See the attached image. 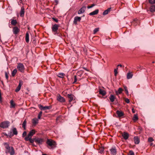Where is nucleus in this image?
Wrapping results in <instances>:
<instances>
[{
	"label": "nucleus",
	"mask_w": 155,
	"mask_h": 155,
	"mask_svg": "<svg viewBox=\"0 0 155 155\" xmlns=\"http://www.w3.org/2000/svg\"><path fill=\"white\" fill-rule=\"evenodd\" d=\"M48 147L50 149H53L56 147V143L55 141L52 140L48 139L46 142Z\"/></svg>",
	"instance_id": "nucleus-1"
},
{
	"label": "nucleus",
	"mask_w": 155,
	"mask_h": 155,
	"mask_svg": "<svg viewBox=\"0 0 155 155\" xmlns=\"http://www.w3.org/2000/svg\"><path fill=\"white\" fill-rule=\"evenodd\" d=\"M10 125V122L8 121H4L1 123V127L3 128H8Z\"/></svg>",
	"instance_id": "nucleus-2"
},
{
	"label": "nucleus",
	"mask_w": 155,
	"mask_h": 155,
	"mask_svg": "<svg viewBox=\"0 0 155 155\" xmlns=\"http://www.w3.org/2000/svg\"><path fill=\"white\" fill-rule=\"evenodd\" d=\"M17 68L18 70L21 72H23L25 69L24 66L21 63L18 64Z\"/></svg>",
	"instance_id": "nucleus-3"
},
{
	"label": "nucleus",
	"mask_w": 155,
	"mask_h": 155,
	"mask_svg": "<svg viewBox=\"0 0 155 155\" xmlns=\"http://www.w3.org/2000/svg\"><path fill=\"white\" fill-rule=\"evenodd\" d=\"M38 107L41 110H45L51 109L52 107L51 106H43L41 104L38 105Z\"/></svg>",
	"instance_id": "nucleus-4"
},
{
	"label": "nucleus",
	"mask_w": 155,
	"mask_h": 155,
	"mask_svg": "<svg viewBox=\"0 0 155 155\" xmlns=\"http://www.w3.org/2000/svg\"><path fill=\"white\" fill-rule=\"evenodd\" d=\"M34 140L36 143L39 145L42 144L44 141V139H43L38 137L34 138Z\"/></svg>",
	"instance_id": "nucleus-5"
},
{
	"label": "nucleus",
	"mask_w": 155,
	"mask_h": 155,
	"mask_svg": "<svg viewBox=\"0 0 155 155\" xmlns=\"http://www.w3.org/2000/svg\"><path fill=\"white\" fill-rule=\"evenodd\" d=\"M9 153L11 155H14L15 153V150L13 147H10L6 151V153Z\"/></svg>",
	"instance_id": "nucleus-6"
},
{
	"label": "nucleus",
	"mask_w": 155,
	"mask_h": 155,
	"mask_svg": "<svg viewBox=\"0 0 155 155\" xmlns=\"http://www.w3.org/2000/svg\"><path fill=\"white\" fill-rule=\"evenodd\" d=\"M57 99L58 101L61 102L63 103L65 101L64 98L61 96L60 94L58 95Z\"/></svg>",
	"instance_id": "nucleus-7"
},
{
	"label": "nucleus",
	"mask_w": 155,
	"mask_h": 155,
	"mask_svg": "<svg viewBox=\"0 0 155 155\" xmlns=\"http://www.w3.org/2000/svg\"><path fill=\"white\" fill-rule=\"evenodd\" d=\"M116 113L117 115V117L118 118L122 117H124V114L121 111L117 110L116 111Z\"/></svg>",
	"instance_id": "nucleus-8"
},
{
	"label": "nucleus",
	"mask_w": 155,
	"mask_h": 155,
	"mask_svg": "<svg viewBox=\"0 0 155 155\" xmlns=\"http://www.w3.org/2000/svg\"><path fill=\"white\" fill-rule=\"evenodd\" d=\"M59 27V25L56 24L54 25L52 28V31L54 32H57Z\"/></svg>",
	"instance_id": "nucleus-9"
},
{
	"label": "nucleus",
	"mask_w": 155,
	"mask_h": 155,
	"mask_svg": "<svg viewBox=\"0 0 155 155\" xmlns=\"http://www.w3.org/2000/svg\"><path fill=\"white\" fill-rule=\"evenodd\" d=\"M13 32L15 35L17 34L19 31V29L17 26L14 27L13 28Z\"/></svg>",
	"instance_id": "nucleus-10"
},
{
	"label": "nucleus",
	"mask_w": 155,
	"mask_h": 155,
	"mask_svg": "<svg viewBox=\"0 0 155 155\" xmlns=\"http://www.w3.org/2000/svg\"><path fill=\"white\" fill-rule=\"evenodd\" d=\"M23 84V82L22 81H20L19 83L18 86L17 87L15 90L16 92H18L20 90L21 87Z\"/></svg>",
	"instance_id": "nucleus-11"
},
{
	"label": "nucleus",
	"mask_w": 155,
	"mask_h": 155,
	"mask_svg": "<svg viewBox=\"0 0 155 155\" xmlns=\"http://www.w3.org/2000/svg\"><path fill=\"white\" fill-rule=\"evenodd\" d=\"M81 20V18L78 16H76L74 18V23L75 25H77V21H80Z\"/></svg>",
	"instance_id": "nucleus-12"
},
{
	"label": "nucleus",
	"mask_w": 155,
	"mask_h": 155,
	"mask_svg": "<svg viewBox=\"0 0 155 155\" xmlns=\"http://www.w3.org/2000/svg\"><path fill=\"white\" fill-rule=\"evenodd\" d=\"M123 138L125 140H127L129 137V134L126 132H124L122 135Z\"/></svg>",
	"instance_id": "nucleus-13"
},
{
	"label": "nucleus",
	"mask_w": 155,
	"mask_h": 155,
	"mask_svg": "<svg viewBox=\"0 0 155 155\" xmlns=\"http://www.w3.org/2000/svg\"><path fill=\"white\" fill-rule=\"evenodd\" d=\"M25 140L26 141H29L31 143H33L35 141L34 138L33 139L31 138V137H25Z\"/></svg>",
	"instance_id": "nucleus-14"
},
{
	"label": "nucleus",
	"mask_w": 155,
	"mask_h": 155,
	"mask_svg": "<svg viewBox=\"0 0 155 155\" xmlns=\"http://www.w3.org/2000/svg\"><path fill=\"white\" fill-rule=\"evenodd\" d=\"M35 131L34 130H32L30 131L28 136L26 137H32L35 134Z\"/></svg>",
	"instance_id": "nucleus-15"
},
{
	"label": "nucleus",
	"mask_w": 155,
	"mask_h": 155,
	"mask_svg": "<svg viewBox=\"0 0 155 155\" xmlns=\"http://www.w3.org/2000/svg\"><path fill=\"white\" fill-rule=\"evenodd\" d=\"M134 140L135 144H138L139 143L140 139L138 136H135L134 138Z\"/></svg>",
	"instance_id": "nucleus-16"
},
{
	"label": "nucleus",
	"mask_w": 155,
	"mask_h": 155,
	"mask_svg": "<svg viewBox=\"0 0 155 155\" xmlns=\"http://www.w3.org/2000/svg\"><path fill=\"white\" fill-rule=\"evenodd\" d=\"M86 6L83 7L78 11V14H80L82 13H83L86 10Z\"/></svg>",
	"instance_id": "nucleus-17"
},
{
	"label": "nucleus",
	"mask_w": 155,
	"mask_h": 155,
	"mask_svg": "<svg viewBox=\"0 0 155 155\" xmlns=\"http://www.w3.org/2000/svg\"><path fill=\"white\" fill-rule=\"evenodd\" d=\"M13 134L11 135V133H10L11 134L9 135L11 137L13 136L14 135H16L18 134V132L16 128H13L12 130Z\"/></svg>",
	"instance_id": "nucleus-18"
},
{
	"label": "nucleus",
	"mask_w": 155,
	"mask_h": 155,
	"mask_svg": "<svg viewBox=\"0 0 155 155\" xmlns=\"http://www.w3.org/2000/svg\"><path fill=\"white\" fill-rule=\"evenodd\" d=\"M111 153L113 155H115L117 153L116 149L115 147H113L110 150Z\"/></svg>",
	"instance_id": "nucleus-19"
},
{
	"label": "nucleus",
	"mask_w": 155,
	"mask_h": 155,
	"mask_svg": "<svg viewBox=\"0 0 155 155\" xmlns=\"http://www.w3.org/2000/svg\"><path fill=\"white\" fill-rule=\"evenodd\" d=\"M67 97L69 99V101L70 103L74 99V95L72 94H68Z\"/></svg>",
	"instance_id": "nucleus-20"
},
{
	"label": "nucleus",
	"mask_w": 155,
	"mask_h": 155,
	"mask_svg": "<svg viewBox=\"0 0 155 155\" xmlns=\"http://www.w3.org/2000/svg\"><path fill=\"white\" fill-rule=\"evenodd\" d=\"M123 91V89L121 88H119L117 91H115V93L117 95H118L119 94H121Z\"/></svg>",
	"instance_id": "nucleus-21"
},
{
	"label": "nucleus",
	"mask_w": 155,
	"mask_h": 155,
	"mask_svg": "<svg viewBox=\"0 0 155 155\" xmlns=\"http://www.w3.org/2000/svg\"><path fill=\"white\" fill-rule=\"evenodd\" d=\"M99 12L98 9H96L89 14L90 15H93L97 14Z\"/></svg>",
	"instance_id": "nucleus-22"
},
{
	"label": "nucleus",
	"mask_w": 155,
	"mask_h": 155,
	"mask_svg": "<svg viewBox=\"0 0 155 155\" xmlns=\"http://www.w3.org/2000/svg\"><path fill=\"white\" fill-rule=\"evenodd\" d=\"M25 13L24 8L23 7H22L21 8V10L20 12V15L21 17H23Z\"/></svg>",
	"instance_id": "nucleus-23"
},
{
	"label": "nucleus",
	"mask_w": 155,
	"mask_h": 155,
	"mask_svg": "<svg viewBox=\"0 0 155 155\" xmlns=\"http://www.w3.org/2000/svg\"><path fill=\"white\" fill-rule=\"evenodd\" d=\"M99 93L100 94L102 95L103 96H104L106 94V92L104 90L101 89H100L99 90Z\"/></svg>",
	"instance_id": "nucleus-24"
},
{
	"label": "nucleus",
	"mask_w": 155,
	"mask_h": 155,
	"mask_svg": "<svg viewBox=\"0 0 155 155\" xmlns=\"http://www.w3.org/2000/svg\"><path fill=\"white\" fill-rule=\"evenodd\" d=\"M38 120L36 118H33L32 120V123L33 125H35L38 123Z\"/></svg>",
	"instance_id": "nucleus-25"
},
{
	"label": "nucleus",
	"mask_w": 155,
	"mask_h": 155,
	"mask_svg": "<svg viewBox=\"0 0 155 155\" xmlns=\"http://www.w3.org/2000/svg\"><path fill=\"white\" fill-rule=\"evenodd\" d=\"M109 98V99H110V101L113 102L114 101L115 98L114 95L112 94H111Z\"/></svg>",
	"instance_id": "nucleus-26"
},
{
	"label": "nucleus",
	"mask_w": 155,
	"mask_h": 155,
	"mask_svg": "<svg viewBox=\"0 0 155 155\" xmlns=\"http://www.w3.org/2000/svg\"><path fill=\"white\" fill-rule=\"evenodd\" d=\"M150 11L152 12L155 11V6L152 5L150 7Z\"/></svg>",
	"instance_id": "nucleus-27"
},
{
	"label": "nucleus",
	"mask_w": 155,
	"mask_h": 155,
	"mask_svg": "<svg viewBox=\"0 0 155 155\" xmlns=\"http://www.w3.org/2000/svg\"><path fill=\"white\" fill-rule=\"evenodd\" d=\"M133 74L129 72L127 73V78L130 79L132 78Z\"/></svg>",
	"instance_id": "nucleus-28"
},
{
	"label": "nucleus",
	"mask_w": 155,
	"mask_h": 155,
	"mask_svg": "<svg viewBox=\"0 0 155 155\" xmlns=\"http://www.w3.org/2000/svg\"><path fill=\"white\" fill-rule=\"evenodd\" d=\"M25 41L27 43H28L29 41V35L28 32L26 34Z\"/></svg>",
	"instance_id": "nucleus-29"
},
{
	"label": "nucleus",
	"mask_w": 155,
	"mask_h": 155,
	"mask_svg": "<svg viewBox=\"0 0 155 155\" xmlns=\"http://www.w3.org/2000/svg\"><path fill=\"white\" fill-rule=\"evenodd\" d=\"M58 76L60 78H63L65 76V74L63 73H60L58 74Z\"/></svg>",
	"instance_id": "nucleus-30"
},
{
	"label": "nucleus",
	"mask_w": 155,
	"mask_h": 155,
	"mask_svg": "<svg viewBox=\"0 0 155 155\" xmlns=\"http://www.w3.org/2000/svg\"><path fill=\"white\" fill-rule=\"evenodd\" d=\"M10 104L11 108L14 107L15 106V104L12 100H11L10 101Z\"/></svg>",
	"instance_id": "nucleus-31"
},
{
	"label": "nucleus",
	"mask_w": 155,
	"mask_h": 155,
	"mask_svg": "<svg viewBox=\"0 0 155 155\" xmlns=\"http://www.w3.org/2000/svg\"><path fill=\"white\" fill-rule=\"evenodd\" d=\"M11 23L12 25H15L17 23V21L16 20H12Z\"/></svg>",
	"instance_id": "nucleus-32"
},
{
	"label": "nucleus",
	"mask_w": 155,
	"mask_h": 155,
	"mask_svg": "<svg viewBox=\"0 0 155 155\" xmlns=\"http://www.w3.org/2000/svg\"><path fill=\"white\" fill-rule=\"evenodd\" d=\"M3 145L4 146V147H5V149H8V148H9V145L8 143H3Z\"/></svg>",
	"instance_id": "nucleus-33"
},
{
	"label": "nucleus",
	"mask_w": 155,
	"mask_h": 155,
	"mask_svg": "<svg viewBox=\"0 0 155 155\" xmlns=\"http://www.w3.org/2000/svg\"><path fill=\"white\" fill-rule=\"evenodd\" d=\"M17 72V70L15 69L13 70L12 73V76H14Z\"/></svg>",
	"instance_id": "nucleus-34"
},
{
	"label": "nucleus",
	"mask_w": 155,
	"mask_h": 155,
	"mask_svg": "<svg viewBox=\"0 0 155 155\" xmlns=\"http://www.w3.org/2000/svg\"><path fill=\"white\" fill-rule=\"evenodd\" d=\"M138 119V118L137 116L136 115L134 114L133 117V120L134 121H136Z\"/></svg>",
	"instance_id": "nucleus-35"
},
{
	"label": "nucleus",
	"mask_w": 155,
	"mask_h": 155,
	"mask_svg": "<svg viewBox=\"0 0 155 155\" xmlns=\"http://www.w3.org/2000/svg\"><path fill=\"white\" fill-rule=\"evenodd\" d=\"M26 120H25L24 121V122L22 124V127L25 130V129H26L25 127H26Z\"/></svg>",
	"instance_id": "nucleus-36"
},
{
	"label": "nucleus",
	"mask_w": 155,
	"mask_h": 155,
	"mask_svg": "<svg viewBox=\"0 0 155 155\" xmlns=\"http://www.w3.org/2000/svg\"><path fill=\"white\" fill-rule=\"evenodd\" d=\"M138 20L137 18H135L134 19V21H133V23H134V25H136L138 24Z\"/></svg>",
	"instance_id": "nucleus-37"
},
{
	"label": "nucleus",
	"mask_w": 155,
	"mask_h": 155,
	"mask_svg": "<svg viewBox=\"0 0 155 155\" xmlns=\"http://www.w3.org/2000/svg\"><path fill=\"white\" fill-rule=\"evenodd\" d=\"M99 30V28H95L93 31V33L94 34H95L97 32H98Z\"/></svg>",
	"instance_id": "nucleus-38"
},
{
	"label": "nucleus",
	"mask_w": 155,
	"mask_h": 155,
	"mask_svg": "<svg viewBox=\"0 0 155 155\" xmlns=\"http://www.w3.org/2000/svg\"><path fill=\"white\" fill-rule=\"evenodd\" d=\"M124 88L126 91V93L127 94H128V91L127 87L126 86H124Z\"/></svg>",
	"instance_id": "nucleus-39"
},
{
	"label": "nucleus",
	"mask_w": 155,
	"mask_h": 155,
	"mask_svg": "<svg viewBox=\"0 0 155 155\" xmlns=\"http://www.w3.org/2000/svg\"><path fill=\"white\" fill-rule=\"evenodd\" d=\"M42 111H40L39 113V114L38 115V118L39 119H41V116L42 115Z\"/></svg>",
	"instance_id": "nucleus-40"
},
{
	"label": "nucleus",
	"mask_w": 155,
	"mask_h": 155,
	"mask_svg": "<svg viewBox=\"0 0 155 155\" xmlns=\"http://www.w3.org/2000/svg\"><path fill=\"white\" fill-rule=\"evenodd\" d=\"M149 2L151 4H154L155 3V0H148Z\"/></svg>",
	"instance_id": "nucleus-41"
},
{
	"label": "nucleus",
	"mask_w": 155,
	"mask_h": 155,
	"mask_svg": "<svg viewBox=\"0 0 155 155\" xmlns=\"http://www.w3.org/2000/svg\"><path fill=\"white\" fill-rule=\"evenodd\" d=\"M117 69H118V68H117L116 69H115L114 70V75L115 76H116L117 75V74L118 73Z\"/></svg>",
	"instance_id": "nucleus-42"
},
{
	"label": "nucleus",
	"mask_w": 155,
	"mask_h": 155,
	"mask_svg": "<svg viewBox=\"0 0 155 155\" xmlns=\"http://www.w3.org/2000/svg\"><path fill=\"white\" fill-rule=\"evenodd\" d=\"M95 4H92L91 6H87V8L88 9H89L90 8H91L93 7L94 6H95Z\"/></svg>",
	"instance_id": "nucleus-43"
},
{
	"label": "nucleus",
	"mask_w": 155,
	"mask_h": 155,
	"mask_svg": "<svg viewBox=\"0 0 155 155\" xmlns=\"http://www.w3.org/2000/svg\"><path fill=\"white\" fill-rule=\"evenodd\" d=\"M8 72L6 71L5 72V77L7 79H8Z\"/></svg>",
	"instance_id": "nucleus-44"
},
{
	"label": "nucleus",
	"mask_w": 155,
	"mask_h": 155,
	"mask_svg": "<svg viewBox=\"0 0 155 155\" xmlns=\"http://www.w3.org/2000/svg\"><path fill=\"white\" fill-rule=\"evenodd\" d=\"M128 155H134V152L132 150L130 151Z\"/></svg>",
	"instance_id": "nucleus-45"
},
{
	"label": "nucleus",
	"mask_w": 155,
	"mask_h": 155,
	"mask_svg": "<svg viewBox=\"0 0 155 155\" xmlns=\"http://www.w3.org/2000/svg\"><path fill=\"white\" fill-rule=\"evenodd\" d=\"M108 11L106 10L103 12V15H105L108 14Z\"/></svg>",
	"instance_id": "nucleus-46"
},
{
	"label": "nucleus",
	"mask_w": 155,
	"mask_h": 155,
	"mask_svg": "<svg viewBox=\"0 0 155 155\" xmlns=\"http://www.w3.org/2000/svg\"><path fill=\"white\" fill-rule=\"evenodd\" d=\"M153 140H154L153 139L152 137H149L148 138V141L149 142H152Z\"/></svg>",
	"instance_id": "nucleus-47"
},
{
	"label": "nucleus",
	"mask_w": 155,
	"mask_h": 155,
	"mask_svg": "<svg viewBox=\"0 0 155 155\" xmlns=\"http://www.w3.org/2000/svg\"><path fill=\"white\" fill-rule=\"evenodd\" d=\"M104 151V149L103 148H101L100 149V150L99 151V152L101 153H102Z\"/></svg>",
	"instance_id": "nucleus-48"
},
{
	"label": "nucleus",
	"mask_w": 155,
	"mask_h": 155,
	"mask_svg": "<svg viewBox=\"0 0 155 155\" xmlns=\"http://www.w3.org/2000/svg\"><path fill=\"white\" fill-rule=\"evenodd\" d=\"M27 135V133L26 131H24L22 134V137H24Z\"/></svg>",
	"instance_id": "nucleus-49"
},
{
	"label": "nucleus",
	"mask_w": 155,
	"mask_h": 155,
	"mask_svg": "<svg viewBox=\"0 0 155 155\" xmlns=\"http://www.w3.org/2000/svg\"><path fill=\"white\" fill-rule=\"evenodd\" d=\"M125 101L127 103H129L130 102V100L128 98H126Z\"/></svg>",
	"instance_id": "nucleus-50"
},
{
	"label": "nucleus",
	"mask_w": 155,
	"mask_h": 155,
	"mask_svg": "<svg viewBox=\"0 0 155 155\" xmlns=\"http://www.w3.org/2000/svg\"><path fill=\"white\" fill-rule=\"evenodd\" d=\"M77 81V77L76 75L74 76V81L73 83L76 82Z\"/></svg>",
	"instance_id": "nucleus-51"
},
{
	"label": "nucleus",
	"mask_w": 155,
	"mask_h": 155,
	"mask_svg": "<svg viewBox=\"0 0 155 155\" xmlns=\"http://www.w3.org/2000/svg\"><path fill=\"white\" fill-rule=\"evenodd\" d=\"M52 19H53L54 21H55L56 22H58V20L57 19V18H52Z\"/></svg>",
	"instance_id": "nucleus-52"
},
{
	"label": "nucleus",
	"mask_w": 155,
	"mask_h": 155,
	"mask_svg": "<svg viewBox=\"0 0 155 155\" xmlns=\"http://www.w3.org/2000/svg\"><path fill=\"white\" fill-rule=\"evenodd\" d=\"M55 2L56 3V5H57L58 3V0H55Z\"/></svg>",
	"instance_id": "nucleus-53"
},
{
	"label": "nucleus",
	"mask_w": 155,
	"mask_h": 155,
	"mask_svg": "<svg viewBox=\"0 0 155 155\" xmlns=\"http://www.w3.org/2000/svg\"><path fill=\"white\" fill-rule=\"evenodd\" d=\"M111 9V8H108L107 9V11H108V12H110V11Z\"/></svg>",
	"instance_id": "nucleus-54"
},
{
	"label": "nucleus",
	"mask_w": 155,
	"mask_h": 155,
	"mask_svg": "<svg viewBox=\"0 0 155 155\" xmlns=\"http://www.w3.org/2000/svg\"><path fill=\"white\" fill-rule=\"evenodd\" d=\"M117 67H119V66H120V67H122V65L120 64H118L117 65Z\"/></svg>",
	"instance_id": "nucleus-55"
},
{
	"label": "nucleus",
	"mask_w": 155,
	"mask_h": 155,
	"mask_svg": "<svg viewBox=\"0 0 155 155\" xmlns=\"http://www.w3.org/2000/svg\"><path fill=\"white\" fill-rule=\"evenodd\" d=\"M5 134L6 136H7V134Z\"/></svg>",
	"instance_id": "nucleus-56"
},
{
	"label": "nucleus",
	"mask_w": 155,
	"mask_h": 155,
	"mask_svg": "<svg viewBox=\"0 0 155 155\" xmlns=\"http://www.w3.org/2000/svg\"><path fill=\"white\" fill-rule=\"evenodd\" d=\"M42 155H47L46 154H43Z\"/></svg>",
	"instance_id": "nucleus-57"
},
{
	"label": "nucleus",
	"mask_w": 155,
	"mask_h": 155,
	"mask_svg": "<svg viewBox=\"0 0 155 155\" xmlns=\"http://www.w3.org/2000/svg\"><path fill=\"white\" fill-rule=\"evenodd\" d=\"M154 63V61H153V62H152V63Z\"/></svg>",
	"instance_id": "nucleus-58"
},
{
	"label": "nucleus",
	"mask_w": 155,
	"mask_h": 155,
	"mask_svg": "<svg viewBox=\"0 0 155 155\" xmlns=\"http://www.w3.org/2000/svg\"><path fill=\"white\" fill-rule=\"evenodd\" d=\"M134 110V109H132V111H133H133H134V110Z\"/></svg>",
	"instance_id": "nucleus-59"
},
{
	"label": "nucleus",
	"mask_w": 155,
	"mask_h": 155,
	"mask_svg": "<svg viewBox=\"0 0 155 155\" xmlns=\"http://www.w3.org/2000/svg\"><path fill=\"white\" fill-rule=\"evenodd\" d=\"M0 98H1V97H0Z\"/></svg>",
	"instance_id": "nucleus-60"
},
{
	"label": "nucleus",
	"mask_w": 155,
	"mask_h": 155,
	"mask_svg": "<svg viewBox=\"0 0 155 155\" xmlns=\"http://www.w3.org/2000/svg\"><path fill=\"white\" fill-rule=\"evenodd\" d=\"M133 112L134 113V111H133Z\"/></svg>",
	"instance_id": "nucleus-61"
}]
</instances>
